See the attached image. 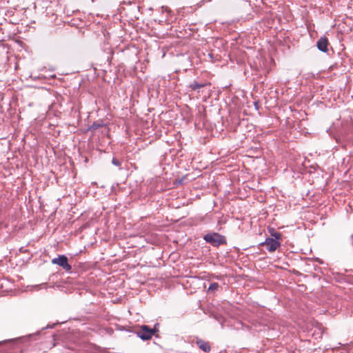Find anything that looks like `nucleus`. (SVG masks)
Instances as JSON below:
<instances>
[{
  "instance_id": "obj_1",
  "label": "nucleus",
  "mask_w": 353,
  "mask_h": 353,
  "mask_svg": "<svg viewBox=\"0 0 353 353\" xmlns=\"http://www.w3.org/2000/svg\"><path fill=\"white\" fill-rule=\"evenodd\" d=\"M204 239L213 246H219L224 243V238L218 233L206 234L204 236Z\"/></svg>"
},
{
  "instance_id": "obj_2",
  "label": "nucleus",
  "mask_w": 353,
  "mask_h": 353,
  "mask_svg": "<svg viewBox=\"0 0 353 353\" xmlns=\"http://www.w3.org/2000/svg\"><path fill=\"white\" fill-rule=\"evenodd\" d=\"M52 263L58 265L67 272L72 270V266L68 263V258L65 255H59L52 260Z\"/></svg>"
},
{
  "instance_id": "obj_3",
  "label": "nucleus",
  "mask_w": 353,
  "mask_h": 353,
  "mask_svg": "<svg viewBox=\"0 0 353 353\" xmlns=\"http://www.w3.org/2000/svg\"><path fill=\"white\" fill-rule=\"evenodd\" d=\"M154 331L149 328L147 325H143L137 332L138 336L143 340H148L154 335Z\"/></svg>"
},
{
  "instance_id": "obj_4",
  "label": "nucleus",
  "mask_w": 353,
  "mask_h": 353,
  "mask_svg": "<svg viewBox=\"0 0 353 353\" xmlns=\"http://www.w3.org/2000/svg\"><path fill=\"white\" fill-rule=\"evenodd\" d=\"M261 245L265 246L269 252H273L280 247L281 243L272 238H267L265 241L261 243Z\"/></svg>"
},
{
  "instance_id": "obj_5",
  "label": "nucleus",
  "mask_w": 353,
  "mask_h": 353,
  "mask_svg": "<svg viewBox=\"0 0 353 353\" xmlns=\"http://www.w3.org/2000/svg\"><path fill=\"white\" fill-rule=\"evenodd\" d=\"M327 45H328V41L327 38L325 37H321L317 41V47L318 48L324 52H326L327 51Z\"/></svg>"
},
{
  "instance_id": "obj_6",
  "label": "nucleus",
  "mask_w": 353,
  "mask_h": 353,
  "mask_svg": "<svg viewBox=\"0 0 353 353\" xmlns=\"http://www.w3.org/2000/svg\"><path fill=\"white\" fill-rule=\"evenodd\" d=\"M196 344L204 352H209L210 351V345L208 342L199 340L196 341Z\"/></svg>"
},
{
  "instance_id": "obj_7",
  "label": "nucleus",
  "mask_w": 353,
  "mask_h": 353,
  "mask_svg": "<svg viewBox=\"0 0 353 353\" xmlns=\"http://www.w3.org/2000/svg\"><path fill=\"white\" fill-rule=\"evenodd\" d=\"M271 236H273L274 239H276V241H279V240L281 239V234L279 233V232H273L271 233Z\"/></svg>"
},
{
  "instance_id": "obj_8",
  "label": "nucleus",
  "mask_w": 353,
  "mask_h": 353,
  "mask_svg": "<svg viewBox=\"0 0 353 353\" xmlns=\"http://www.w3.org/2000/svg\"><path fill=\"white\" fill-rule=\"evenodd\" d=\"M204 85L203 84H199L197 82H194L192 83L191 85H190V88L192 89V90H197V89H199L201 88H203Z\"/></svg>"
},
{
  "instance_id": "obj_9",
  "label": "nucleus",
  "mask_w": 353,
  "mask_h": 353,
  "mask_svg": "<svg viewBox=\"0 0 353 353\" xmlns=\"http://www.w3.org/2000/svg\"><path fill=\"white\" fill-rule=\"evenodd\" d=\"M219 288V284L217 283H212L210 285L208 288L209 291H214L216 290Z\"/></svg>"
},
{
  "instance_id": "obj_10",
  "label": "nucleus",
  "mask_w": 353,
  "mask_h": 353,
  "mask_svg": "<svg viewBox=\"0 0 353 353\" xmlns=\"http://www.w3.org/2000/svg\"><path fill=\"white\" fill-rule=\"evenodd\" d=\"M112 163L116 166H119L121 165L120 161L115 158L112 159Z\"/></svg>"
},
{
  "instance_id": "obj_11",
  "label": "nucleus",
  "mask_w": 353,
  "mask_h": 353,
  "mask_svg": "<svg viewBox=\"0 0 353 353\" xmlns=\"http://www.w3.org/2000/svg\"><path fill=\"white\" fill-rule=\"evenodd\" d=\"M162 9H164V7H162ZM165 10L166 12H169V11H170V10H169V9H168V8H165Z\"/></svg>"
}]
</instances>
